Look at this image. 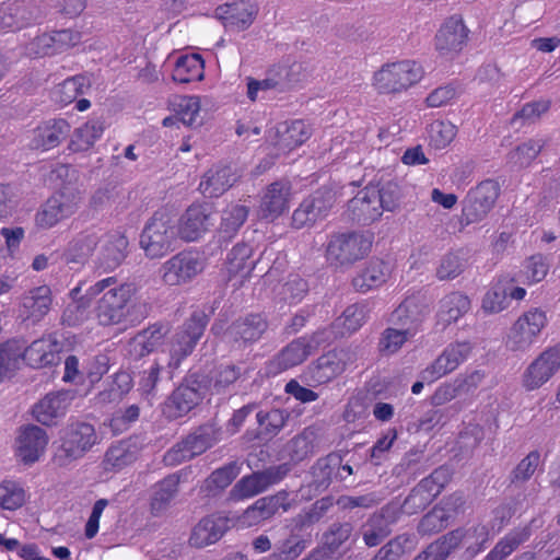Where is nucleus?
<instances>
[{
  "label": "nucleus",
  "instance_id": "nucleus-1",
  "mask_svg": "<svg viewBox=\"0 0 560 560\" xmlns=\"http://www.w3.org/2000/svg\"><path fill=\"white\" fill-rule=\"evenodd\" d=\"M116 284V277H107L86 290L88 300L97 298L94 314L98 325L103 327L120 325L130 315L136 288L130 283Z\"/></svg>",
  "mask_w": 560,
  "mask_h": 560
},
{
  "label": "nucleus",
  "instance_id": "nucleus-2",
  "mask_svg": "<svg viewBox=\"0 0 560 560\" xmlns=\"http://www.w3.org/2000/svg\"><path fill=\"white\" fill-rule=\"evenodd\" d=\"M423 73L422 67L413 60L385 63L374 72L372 86L380 94H399L417 84Z\"/></svg>",
  "mask_w": 560,
  "mask_h": 560
},
{
  "label": "nucleus",
  "instance_id": "nucleus-3",
  "mask_svg": "<svg viewBox=\"0 0 560 560\" xmlns=\"http://www.w3.org/2000/svg\"><path fill=\"white\" fill-rule=\"evenodd\" d=\"M222 439V429L217 422H207L191 433L183 441L174 445L164 455V462L167 465H178L203 454L207 450L214 446Z\"/></svg>",
  "mask_w": 560,
  "mask_h": 560
},
{
  "label": "nucleus",
  "instance_id": "nucleus-4",
  "mask_svg": "<svg viewBox=\"0 0 560 560\" xmlns=\"http://www.w3.org/2000/svg\"><path fill=\"white\" fill-rule=\"evenodd\" d=\"M177 238L174 220L165 212H155L145 224L140 246L150 258H160L173 250Z\"/></svg>",
  "mask_w": 560,
  "mask_h": 560
},
{
  "label": "nucleus",
  "instance_id": "nucleus-5",
  "mask_svg": "<svg viewBox=\"0 0 560 560\" xmlns=\"http://www.w3.org/2000/svg\"><path fill=\"white\" fill-rule=\"evenodd\" d=\"M372 236L369 234L351 232L335 234L330 237L326 255L335 266H351L364 258L371 250Z\"/></svg>",
  "mask_w": 560,
  "mask_h": 560
},
{
  "label": "nucleus",
  "instance_id": "nucleus-6",
  "mask_svg": "<svg viewBox=\"0 0 560 560\" xmlns=\"http://www.w3.org/2000/svg\"><path fill=\"white\" fill-rule=\"evenodd\" d=\"M97 443L98 436L92 424L72 423L65 431L61 445L55 454V462L59 466H68L83 457Z\"/></svg>",
  "mask_w": 560,
  "mask_h": 560
},
{
  "label": "nucleus",
  "instance_id": "nucleus-7",
  "mask_svg": "<svg viewBox=\"0 0 560 560\" xmlns=\"http://www.w3.org/2000/svg\"><path fill=\"white\" fill-rule=\"evenodd\" d=\"M548 318L544 311L533 308L522 314L510 328L506 347L513 352H525L537 341Z\"/></svg>",
  "mask_w": 560,
  "mask_h": 560
},
{
  "label": "nucleus",
  "instance_id": "nucleus-8",
  "mask_svg": "<svg viewBox=\"0 0 560 560\" xmlns=\"http://www.w3.org/2000/svg\"><path fill=\"white\" fill-rule=\"evenodd\" d=\"M82 201L81 192L74 188H63L51 196L40 211L36 213L35 221L42 229H50L60 221L74 214Z\"/></svg>",
  "mask_w": 560,
  "mask_h": 560
},
{
  "label": "nucleus",
  "instance_id": "nucleus-9",
  "mask_svg": "<svg viewBox=\"0 0 560 560\" xmlns=\"http://www.w3.org/2000/svg\"><path fill=\"white\" fill-rule=\"evenodd\" d=\"M560 370V345L540 352L524 370L521 384L526 392H533L548 383Z\"/></svg>",
  "mask_w": 560,
  "mask_h": 560
},
{
  "label": "nucleus",
  "instance_id": "nucleus-10",
  "mask_svg": "<svg viewBox=\"0 0 560 560\" xmlns=\"http://www.w3.org/2000/svg\"><path fill=\"white\" fill-rule=\"evenodd\" d=\"M206 328L205 317L194 314L185 324L174 334L170 342V362L171 368H178L180 362L189 355Z\"/></svg>",
  "mask_w": 560,
  "mask_h": 560
},
{
  "label": "nucleus",
  "instance_id": "nucleus-11",
  "mask_svg": "<svg viewBox=\"0 0 560 560\" xmlns=\"http://www.w3.org/2000/svg\"><path fill=\"white\" fill-rule=\"evenodd\" d=\"M289 470V466L282 464L244 476L231 489L230 498L232 500H242L257 495L282 480Z\"/></svg>",
  "mask_w": 560,
  "mask_h": 560
},
{
  "label": "nucleus",
  "instance_id": "nucleus-12",
  "mask_svg": "<svg viewBox=\"0 0 560 560\" xmlns=\"http://www.w3.org/2000/svg\"><path fill=\"white\" fill-rule=\"evenodd\" d=\"M469 341H456L447 345L442 353L421 372V378L432 383L452 372L464 363L471 354Z\"/></svg>",
  "mask_w": 560,
  "mask_h": 560
},
{
  "label": "nucleus",
  "instance_id": "nucleus-13",
  "mask_svg": "<svg viewBox=\"0 0 560 560\" xmlns=\"http://www.w3.org/2000/svg\"><path fill=\"white\" fill-rule=\"evenodd\" d=\"M203 270L199 254L182 252L166 260L161 269L162 281L167 285H179L190 281Z\"/></svg>",
  "mask_w": 560,
  "mask_h": 560
},
{
  "label": "nucleus",
  "instance_id": "nucleus-14",
  "mask_svg": "<svg viewBox=\"0 0 560 560\" xmlns=\"http://www.w3.org/2000/svg\"><path fill=\"white\" fill-rule=\"evenodd\" d=\"M499 197V185L485 180L471 189L464 200L463 218L467 224L483 220Z\"/></svg>",
  "mask_w": 560,
  "mask_h": 560
},
{
  "label": "nucleus",
  "instance_id": "nucleus-15",
  "mask_svg": "<svg viewBox=\"0 0 560 560\" xmlns=\"http://www.w3.org/2000/svg\"><path fill=\"white\" fill-rule=\"evenodd\" d=\"M207 392L206 385L196 374H191L172 393L166 408L168 416L179 418L198 406Z\"/></svg>",
  "mask_w": 560,
  "mask_h": 560
},
{
  "label": "nucleus",
  "instance_id": "nucleus-16",
  "mask_svg": "<svg viewBox=\"0 0 560 560\" xmlns=\"http://www.w3.org/2000/svg\"><path fill=\"white\" fill-rule=\"evenodd\" d=\"M98 252L94 259L95 268L104 272L113 271L119 267L127 257L128 238L124 232L113 230L101 233Z\"/></svg>",
  "mask_w": 560,
  "mask_h": 560
},
{
  "label": "nucleus",
  "instance_id": "nucleus-17",
  "mask_svg": "<svg viewBox=\"0 0 560 560\" xmlns=\"http://www.w3.org/2000/svg\"><path fill=\"white\" fill-rule=\"evenodd\" d=\"M399 516V511L394 504H386L381 510L372 513L361 525L359 534L366 547L381 545L392 533Z\"/></svg>",
  "mask_w": 560,
  "mask_h": 560
},
{
  "label": "nucleus",
  "instance_id": "nucleus-18",
  "mask_svg": "<svg viewBox=\"0 0 560 560\" xmlns=\"http://www.w3.org/2000/svg\"><path fill=\"white\" fill-rule=\"evenodd\" d=\"M335 203V194L328 189H319L302 201L292 215L296 229L313 225L325 218Z\"/></svg>",
  "mask_w": 560,
  "mask_h": 560
},
{
  "label": "nucleus",
  "instance_id": "nucleus-19",
  "mask_svg": "<svg viewBox=\"0 0 560 560\" xmlns=\"http://www.w3.org/2000/svg\"><path fill=\"white\" fill-rule=\"evenodd\" d=\"M290 508L289 493L287 491H279L273 495L264 497L255 501L237 518V523L242 527L256 526L270 520L279 510L287 512Z\"/></svg>",
  "mask_w": 560,
  "mask_h": 560
},
{
  "label": "nucleus",
  "instance_id": "nucleus-20",
  "mask_svg": "<svg viewBox=\"0 0 560 560\" xmlns=\"http://www.w3.org/2000/svg\"><path fill=\"white\" fill-rule=\"evenodd\" d=\"M52 304L51 290L47 285H39L25 292L19 305V318L23 323L35 325L50 311Z\"/></svg>",
  "mask_w": 560,
  "mask_h": 560
},
{
  "label": "nucleus",
  "instance_id": "nucleus-21",
  "mask_svg": "<svg viewBox=\"0 0 560 560\" xmlns=\"http://www.w3.org/2000/svg\"><path fill=\"white\" fill-rule=\"evenodd\" d=\"M429 312L425 299L421 295L406 298L390 314L389 320L393 325L410 331L412 336Z\"/></svg>",
  "mask_w": 560,
  "mask_h": 560
},
{
  "label": "nucleus",
  "instance_id": "nucleus-22",
  "mask_svg": "<svg viewBox=\"0 0 560 560\" xmlns=\"http://www.w3.org/2000/svg\"><path fill=\"white\" fill-rule=\"evenodd\" d=\"M74 396L73 390H58L47 394L34 406V418L42 424H54L56 419L66 415Z\"/></svg>",
  "mask_w": 560,
  "mask_h": 560
},
{
  "label": "nucleus",
  "instance_id": "nucleus-23",
  "mask_svg": "<svg viewBox=\"0 0 560 560\" xmlns=\"http://www.w3.org/2000/svg\"><path fill=\"white\" fill-rule=\"evenodd\" d=\"M101 241L100 231L86 230L77 234L66 246L62 260L71 268L89 261Z\"/></svg>",
  "mask_w": 560,
  "mask_h": 560
},
{
  "label": "nucleus",
  "instance_id": "nucleus-24",
  "mask_svg": "<svg viewBox=\"0 0 560 560\" xmlns=\"http://www.w3.org/2000/svg\"><path fill=\"white\" fill-rule=\"evenodd\" d=\"M468 30L458 16L448 18L435 35V48L442 56H448L463 49Z\"/></svg>",
  "mask_w": 560,
  "mask_h": 560
},
{
  "label": "nucleus",
  "instance_id": "nucleus-25",
  "mask_svg": "<svg viewBox=\"0 0 560 560\" xmlns=\"http://www.w3.org/2000/svg\"><path fill=\"white\" fill-rule=\"evenodd\" d=\"M268 328V323L260 314H250L235 320L225 331L229 341L238 347L258 341Z\"/></svg>",
  "mask_w": 560,
  "mask_h": 560
},
{
  "label": "nucleus",
  "instance_id": "nucleus-26",
  "mask_svg": "<svg viewBox=\"0 0 560 560\" xmlns=\"http://www.w3.org/2000/svg\"><path fill=\"white\" fill-rule=\"evenodd\" d=\"M143 445V439L140 436H130L113 444L104 455V469L117 471L132 464L138 458Z\"/></svg>",
  "mask_w": 560,
  "mask_h": 560
},
{
  "label": "nucleus",
  "instance_id": "nucleus-27",
  "mask_svg": "<svg viewBox=\"0 0 560 560\" xmlns=\"http://www.w3.org/2000/svg\"><path fill=\"white\" fill-rule=\"evenodd\" d=\"M348 211L352 220L370 224L380 219L383 211L376 197V186H366L348 202Z\"/></svg>",
  "mask_w": 560,
  "mask_h": 560
},
{
  "label": "nucleus",
  "instance_id": "nucleus-28",
  "mask_svg": "<svg viewBox=\"0 0 560 560\" xmlns=\"http://www.w3.org/2000/svg\"><path fill=\"white\" fill-rule=\"evenodd\" d=\"M238 179V175L230 165H215L202 176L199 190L208 198L219 197L231 188Z\"/></svg>",
  "mask_w": 560,
  "mask_h": 560
},
{
  "label": "nucleus",
  "instance_id": "nucleus-29",
  "mask_svg": "<svg viewBox=\"0 0 560 560\" xmlns=\"http://www.w3.org/2000/svg\"><path fill=\"white\" fill-rule=\"evenodd\" d=\"M212 225L211 211L203 205H191L179 219L180 236L189 242L198 240Z\"/></svg>",
  "mask_w": 560,
  "mask_h": 560
},
{
  "label": "nucleus",
  "instance_id": "nucleus-30",
  "mask_svg": "<svg viewBox=\"0 0 560 560\" xmlns=\"http://www.w3.org/2000/svg\"><path fill=\"white\" fill-rule=\"evenodd\" d=\"M48 444L46 431L37 425L23 428L18 438V455L26 464L39 459Z\"/></svg>",
  "mask_w": 560,
  "mask_h": 560
},
{
  "label": "nucleus",
  "instance_id": "nucleus-31",
  "mask_svg": "<svg viewBox=\"0 0 560 560\" xmlns=\"http://www.w3.org/2000/svg\"><path fill=\"white\" fill-rule=\"evenodd\" d=\"M230 520L222 515L202 518L192 529L189 538L191 546L203 548L217 542L230 527Z\"/></svg>",
  "mask_w": 560,
  "mask_h": 560
},
{
  "label": "nucleus",
  "instance_id": "nucleus-32",
  "mask_svg": "<svg viewBox=\"0 0 560 560\" xmlns=\"http://www.w3.org/2000/svg\"><path fill=\"white\" fill-rule=\"evenodd\" d=\"M70 132V125L65 119L47 120L33 131L32 147L44 151L58 147Z\"/></svg>",
  "mask_w": 560,
  "mask_h": 560
},
{
  "label": "nucleus",
  "instance_id": "nucleus-33",
  "mask_svg": "<svg viewBox=\"0 0 560 560\" xmlns=\"http://www.w3.org/2000/svg\"><path fill=\"white\" fill-rule=\"evenodd\" d=\"M291 187L285 182H275L270 184L265 192L259 213L261 218L275 220L283 213L289 207Z\"/></svg>",
  "mask_w": 560,
  "mask_h": 560
},
{
  "label": "nucleus",
  "instance_id": "nucleus-34",
  "mask_svg": "<svg viewBox=\"0 0 560 560\" xmlns=\"http://www.w3.org/2000/svg\"><path fill=\"white\" fill-rule=\"evenodd\" d=\"M257 9L250 1L240 0L217 8L215 15L224 25L238 31L247 28L254 21Z\"/></svg>",
  "mask_w": 560,
  "mask_h": 560
},
{
  "label": "nucleus",
  "instance_id": "nucleus-35",
  "mask_svg": "<svg viewBox=\"0 0 560 560\" xmlns=\"http://www.w3.org/2000/svg\"><path fill=\"white\" fill-rule=\"evenodd\" d=\"M311 346L307 337L294 339L270 361V371L280 373L303 363L311 354Z\"/></svg>",
  "mask_w": 560,
  "mask_h": 560
},
{
  "label": "nucleus",
  "instance_id": "nucleus-36",
  "mask_svg": "<svg viewBox=\"0 0 560 560\" xmlns=\"http://www.w3.org/2000/svg\"><path fill=\"white\" fill-rule=\"evenodd\" d=\"M33 10L21 2H3L0 4V30L16 31L35 22Z\"/></svg>",
  "mask_w": 560,
  "mask_h": 560
},
{
  "label": "nucleus",
  "instance_id": "nucleus-37",
  "mask_svg": "<svg viewBox=\"0 0 560 560\" xmlns=\"http://www.w3.org/2000/svg\"><path fill=\"white\" fill-rule=\"evenodd\" d=\"M389 266L381 259H372L352 280L353 288L362 293L383 285L389 277Z\"/></svg>",
  "mask_w": 560,
  "mask_h": 560
},
{
  "label": "nucleus",
  "instance_id": "nucleus-38",
  "mask_svg": "<svg viewBox=\"0 0 560 560\" xmlns=\"http://www.w3.org/2000/svg\"><path fill=\"white\" fill-rule=\"evenodd\" d=\"M470 307L469 298L462 292L454 291L440 301L436 316L442 325L447 326L468 313Z\"/></svg>",
  "mask_w": 560,
  "mask_h": 560
},
{
  "label": "nucleus",
  "instance_id": "nucleus-39",
  "mask_svg": "<svg viewBox=\"0 0 560 560\" xmlns=\"http://www.w3.org/2000/svg\"><path fill=\"white\" fill-rule=\"evenodd\" d=\"M279 140L276 145L280 150L290 151L304 143L311 136V129L303 120L282 122L277 127Z\"/></svg>",
  "mask_w": 560,
  "mask_h": 560
},
{
  "label": "nucleus",
  "instance_id": "nucleus-40",
  "mask_svg": "<svg viewBox=\"0 0 560 560\" xmlns=\"http://www.w3.org/2000/svg\"><path fill=\"white\" fill-rule=\"evenodd\" d=\"M56 346L48 339H37L25 348L23 342V359L32 368H43L56 362Z\"/></svg>",
  "mask_w": 560,
  "mask_h": 560
},
{
  "label": "nucleus",
  "instance_id": "nucleus-41",
  "mask_svg": "<svg viewBox=\"0 0 560 560\" xmlns=\"http://www.w3.org/2000/svg\"><path fill=\"white\" fill-rule=\"evenodd\" d=\"M351 360L350 352L346 349L329 351L317 359L316 368L318 377L330 380L341 374Z\"/></svg>",
  "mask_w": 560,
  "mask_h": 560
},
{
  "label": "nucleus",
  "instance_id": "nucleus-42",
  "mask_svg": "<svg viewBox=\"0 0 560 560\" xmlns=\"http://www.w3.org/2000/svg\"><path fill=\"white\" fill-rule=\"evenodd\" d=\"M203 60L197 54L180 56L175 63L172 78L178 83H189L203 78Z\"/></svg>",
  "mask_w": 560,
  "mask_h": 560
},
{
  "label": "nucleus",
  "instance_id": "nucleus-43",
  "mask_svg": "<svg viewBox=\"0 0 560 560\" xmlns=\"http://www.w3.org/2000/svg\"><path fill=\"white\" fill-rule=\"evenodd\" d=\"M545 145L546 141L544 139H527L508 153L506 162L513 167H527L539 155Z\"/></svg>",
  "mask_w": 560,
  "mask_h": 560
},
{
  "label": "nucleus",
  "instance_id": "nucleus-44",
  "mask_svg": "<svg viewBox=\"0 0 560 560\" xmlns=\"http://www.w3.org/2000/svg\"><path fill=\"white\" fill-rule=\"evenodd\" d=\"M253 249L247 244L235 245L226 257V270L232 277L240 276L245 278L255 266L252 259Z\"/></svg>",
  "mask_w": 560,
  "mask_h": 560
},
{
  "label": "nucleus",
  "instance_id": "nucleus-45",
  "mask_svg": "<svg viewBox=\"0 0 560 560\" xmlns=\"http://www.w3.org/2000/svg\"><path fill=\"white\" fill-rule=\"evenodd\" d=\"M318 439V429L315 427L305 428L299 435L288 443V453L292 460L301 462L313 455Z\"/></svg>",
  "mask_w": 560,
  "mask_h": 560
},
{
  "label": "nucleus",
  "instance_id": "nucleus-46",
  "mask_svg": "<svg viewBox=\"0 0 560 560\" xmlns=\"http://www.w3.org/2000/svg\"><path fill=\"white\" fill-rule=\"evenodd\" d=\"M132 388V377L127 372H118L108 386L95 397L96 404L105 406L119 402Z\"/></svg>",
  "mask_w": 560,
  "mask_h": 560
},
{
  "label": "nucleus",
  "instance_id": "nucleus-47",
  "mask_svg": "<svg viewBox=\"0 0 560 560\" xmlns=\"http://www.w3.org/2000/svg\"><path fill=\"white\" fill-rule=\"evenodd\" d=\"M104 126L98 120H90L77 128L71 137L69 149L74 152L88 151L102 136Z\"/></svg>",
  "mask_w": 560,
  "mask_h": 560
},
{
  "label": "nucleus",
  "instance_id": "nucleus-48",
  "mask_svg": "<svg viewBox=\"0 0 560 560\" xmlns=\"http://www.w3.org/2000/svg\"><path fill=\"white\" fill-rule=\"evenodd\" d=\"M178 485L179 476L177 474H172L155 486L151 499V510L153 514L158 515L168 506L178 491Z\"/></svg>",
  "mask_w": 560,
  "mask_h": 560
},
{
  "label": "nucleus",
  "instance_id": "nucleus-49",
  "mask_svg": "<svg viewBox=\"0 0 560 560\" xmlns=\"http://www.w3.org/2000/svg\"><path fill=\"white\" fill-rule=\"evenodd\" d=\"M23 359V341L9 340L0 346V382L20 368Z\"/></svg>",
  "mask_w": 560,
  "mask_h": 560
},
{
  "label": "nucleus",
  "instance_id": "nucleus-50",
  "mask_svg": "<svg viewBox=\"0 0 560 560\" xmlns=\"http://www.w3.org/2000/svg\"><path fill=\"white\" fill-rule=\"evenodd\" d=\"M530 536L528 527L516 528L501 538L483 560H503Z\"/></svg>",
  "mask_w": 560,
  "mask_h": 560
},
{
  "label": "nucleus",
  "instance_id": "nucleus-51",
  "mask_svg": "<svg viewBox=\"0 0 560 560\" xmlns=\"http://www.w3.org/2000/svg\"><path fill=\"white\" fill-rule=\"evenodd\" d=\"M90 89V81L84 75H74L66 79L54 91L56 102L68 105Z\"/></svg>",
  "mask_w": 560,
  "mask_h": 560
},
{
  "label": "nucleus",
  "instance_id": "nucleus-52",
  "mask_svg": "<svg viewBox=\"0 0 560 560\" xmlns=\"http://www.w3.org/2000/svg\"><path fill=\"white\" fill-rule=\"evenodd\" d=\"M366 312L364 306L353 304L348 306L342 315L335 320L332 328L337 335L343 337L357 331L364 324Z\"/></svg>",
  "mask_w": 560,
  "mask_h": 560
},
{
  "label": "nucleus",
  "instance_id": "nucleus-53",
  "mask_svg": "<svg viewBox=\"0 0 560 560\" xmlns=\"http://www.w3.org/2000/svg\"><path fill=\"white\" fill-rule=\"evenodd\" d=\"M468 265V255L464 250L445 254L436 268V277L440 280H452L464 272Z\"/></svg>",
  "mask_w": 560,
  "mask_h": 560
},
{
  "label": "nucleus",
  "instance_id": "nucleus-54",
  "mask_svg": "<svg viewBox=\"0 0 560 560\" xmlns=\"http://www.w3.org/2000/svg\"><path fill=\"white\" fill-rule=\"evenodd\" d=\"M238 474V464L231 462L211 472L205 481V489L209 494L215 495L228 488Z\"/></svg>",
  "mask_w": 560,
  "mask_h": 560
},
{
  "label": "nucleus",
  "instance_id": "nucleus-55",
  "mask_svg": "<svg viewBox=\"0 0 560 560\" xmlns=\"http://www.w3.org/2000/svg\"><path fill=\"white\" fill-rule=\"evenodd\" d=\"M512 280L499 279L485 294L481 307L486 313L494 314L509 306L508 284Z\"/></svg>",
  "mask_w": 560,
  "mask_h": 560
},
{
  "label": "nucleus",
  "instance_id": "nucleus-56",
  "mask_svg": "<svg viewBox=\"0 0 560 560\" xmlns=\"http://www.w3.org/2000/svg\"><path fill=\"white\" fill-rule=\"evenodd\" d=\"M163 336L161 327L153 326L140 331L130 342L131 352L140 358L151 353L160 346Z\"/></svg>",
  "mask_w": 560,
  "mask_h": 560
},
{
  "label": "nucleus",
  "instance_id": "nucleus-57",
  "mask_svg": "<svg viewBox=\"0 0 560 560\" xmlns=\"http://www.w3.org/2000/svg\"><path fill=\"white\" fill-rule=\"evenodd\" d=\"M270 72L273 75L279 92L293 88L304 78L303 66L296 61L273 67Z\"/></svg>",
  "mask_w": 560,
  "mask_h": 560
},
{
  "label": "nucleus",
  "instance_id": "nucleus-58",
  "mask_svg": "<svg viewBox=\"0 0 560 560\" xmlns=\"http://www.w3.org/2000/svg\"><path fill=\"white\" fill-rule=\"evenodd\" d=\"M463 540L466 552L469 557H475L482 551L490 539L489 529L486 525L476 524L469 527H462Z\"/></svg>",
  "mask_w": 560,
  "mask_h": 560
},
{
  "label": "nucleus",
  "instance_id": "nucleus-59",
  "mask_svg": "<svg viewBox=\"0 0 560 560\" xmlns=\"http://www.w3.org/2000/svg\"><path fill=\"white\" fill-rule=\"evenodd\" d=\"M306 547V538L298 533L290 532L285 539L276 544L275 557L279 560H295Z\"/></svg>",
  "mask_w": 560,
  "mask_h": 560
},
{
  "label": "nucleus",
  "instance_id": "nucleus-60",
  "mask_svg": "<svg viewBox=\"0 0 560 560\" xmlns=\"http://www.w3.org/2000/svg\"><path fill=\"white\" fill-rule=\"evenodd\" d=\"M434 492L425 488V483L419 482L405 499L401 510L408 515L417 514L423 511L433 500Z\"/></svg>",
  "mask_w": 560,
  "mask_h": 560
},
{
  "label": "nucleus",
  "instance_id": "nucleus-61",
  "mask_svg": "<svg viewBox=\"0 0 560 560\" xmlns=\"http://www.w3.org/2000/svg\"><path fill=\"white\" fill-rule=\"evenodd\" d=\"M550 105L551 102L549 100H538L526 103L513 115L511 124L514 126L517 124H520V126L535 124L549 110Z\"/></svg>",
  "mask_w": 560,
  "mask_h": 560
},
{
  "label": "nucleus",
  "instance_id": "nucleus-62",
  "mask_svg": "<svg viewBox=\"0 0 560 560\" xmlns=\"http://www.w3.org/2000/svg\"><path fill=\"white\" fill-rule=\"evenodd\" d=\"M307 291V283L299 276H290L277 291L280 301L288 304H295L302 301Z\"/></svg>",
  "mask_w": 560,
  "mask_h": 560
},
{
  "label": "nucleus",
  "instance_id": "nucleus-63",
  "mask_svg": "<svg viewBox=\"0 0 560 560\" xmlns=\"http://www.w3.org/2000/svg\"><path fill=\"white\" fill-rule=\"evenodd\" d=\"M410 331L398 328H386L380 338L378 349L384 354L396 353L402 345L412 338Z\"/></svg>",
  "mask_w": 560,
  "mask_h": 560
},
{
  "label": "nucleus",
  "instance_id": "nucleus-64",
  "mask_svg": "<svg viewBox=\"0 0 560 560\" xmlns=\"http://www.w3.org/2000/svg\"><path fill=\"white\" fill-rule=\"evenodd\" d=\"M550 268L548 256L537 253L526 258L523 262V272L529 282L542 281Z\"/></svg>",
  "mask_w": 560,
  "mask_h": 560
}]
</instances>
